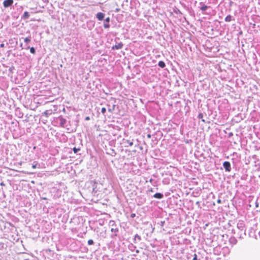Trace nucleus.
Instances as JSON below:
<instances>
[{"instance_id": "1", "label": "nucleus", "mask_w": 260, "mask_h": 260, "mask_svg": "<svg viewBox=\"0 0 260 260\" xmlns=\"http://www.w3.org/2000/svg\"><path fill=\"white\" fill-rule=\"evenodd\" d=\"M13 3V0H5L3 5L5 8H8L11 6Z\"/></svg>"}, {"instance_id": "2", "label": "nucleus", "mask_w": 260, "mask_h": 260, "mask_svg": "<svg viewBox=\"0 0 260 260\" xmlns=\"http://www.w3.org/2000/svg\"><path fill=\"white\" fill-rule=\"evenodd\" d=\"M123 46V44L121 42L115 45L112 47V50H118L121 49Z\"/></svg>"}, {"instance_id": "3", "label": "nucleus", "mask_w": 260, "mask_h": 260, "mask_svg": "<svg viewBox=\"0 0 260 260\" xmlns=\"http://www.w3.org/2000/svg\"><path fill=\"white\" fill-rule=\"evenodd\" d=\"M223 166L225 170L227 171H230L231 170V164L229 161H225L223 162Z\"/></svg>"}, {"instance_id": "4", "label": "nucleus", "mask_w": 260, "mask_h": 260, "mask_svg": "<svg viewBox=\"0 0 260 260\" xmlns=\"http://www.w3.org/2000/svg\"><path fill=\"white\" fill-rule=\"evenodd\" d=\"M96 16L99 20L102 21L104 18L105 14L102 12H99L96 14Z\"/></svg>"}, {"instance_id": "5", "label": "nucleus", "mask_w": 260, "mask_h": 260, "mask_svg": "<svg viewBox=\"0 0 260 260\" xmlns=\"http://www.w3.org/2000/svg\"><path fill=\"white\" fill-rule=\"evenodd\" d=\"M53 113H54V112L52 109H48L46 110L44 112V115L46 117H48L49 116L52 115Z\"/></svg>"}, {"instance_id": "6", "label": "nucleus", "mask_w": 260, "mask_h": 260, "mask_svg": "<svg viewBox=\"0 0 260 260\" xmlns=\"http://www.w3.org/2000/svg\"><path fill=\"white\" fill-rule=\"evenodd\" d=\"M105 21L106 23H105L104 24V28H109L110 27V24L109 23V22L110 21V18L109 17L106 18Z\"/></svg>"}, {"instance_id": "7", "label": "nucleus", "mask_w": 260, "mask_h": 260, "mask_svg": "<svg viewBox=\"0 0 260 260\" xmlns=\"http://www.w3.org/2000/svg\"><path fill=\"white\" fill-rule=\"evenodd\" d=\"M154 197L156 199H160L162 198L163 194L160 193H156L154 194Z\"/></svg>"}, {"instance_id": "8", "label": "nucleus", "mask_w": 260, "mask_h": 260, "mask_svg": "<svg viewBox=\"0 0 260 260\" xmlns=\"http://www.w3.org/2000/svg\"><path fill=\"white\" fill-rule=\"evenodd\" d=\"M158 66L161 68H164L166 67V64L163 61H159L158 62Z\"/></svg>"}, {"instance_id": "9", "label": "nucleus", "mask_w": 260, "mask_h": 260, "mask_svg": "<svg viewBox=\"0 0 260 260\" xmlns=\"http://www.w3.org/2000/svg\"><path fill=\"white\" fill-rule=\"evenodd\" d=\"M231 20L232 16L230 15H228L225 18V21L226 22H230Z\"/></svg>"}, {"instance_id": "10", "label": "nucleus", "mask_w": 260, "mask_h": 260, "mask_svg": "<svg viewBox=\"0 0 260 260\" xmlns=\"http://www.w3.org/2000/svg\"><path fill=\"white\" fill-rule=\"evenodd\" d=\"M29 17V14L27 12H25L23 14V17L25 19H27Z\"/></svg>"}, {"instance_id": "11", "label": "nucleus", "mask_w": 260, "mask_h": 260, "mask_svg": "<svg viewBox=\"0 0 260 260\" xmlns=\"http://www.w3.org/2000/svg\"><path fill=\"white\" fill-rule=\"evenodd\" d=\"M24 40L25 43H28L30 42V37L25 38Z\"/></svg>"}, {"instance_id": "12", "label": "nucleus", "mask_w": 260, "mask_h": 260, "mask_svg": "<svg viewBox=\"0 0 260 260\" xmlns=\"http://www.w3.org/2000/svg\"><path fill=\"white\" fill-rule=\"evenodd\" d=\"M208 7L205 5H203L201 7V10L203 11H205L207 9Z\"/></svg>"}, {"instance_id": "13", "label": "nucleus", "mask_w": 260, "mask_h": 260, "mask_svg": "<svg viewBox=\"0 0 260 260\" xmlns=\"http://www.w3.org/2000/svg\"><path fill=\"white\" fill-rule=\"evenodd\" d=\"M126 142L128 144V146H132L133 145V142L130 140H126Z\"/></svg>"}, {"instance_id": "14", "label": "nucleus", "mask_w": 260, "mask_h": 260, "mask_svg": "<svg viewBox=\"0 0 260 260\" xmlns=\"http://www.w3.org/2000/svg\"><path fill=\"white\" fill-rule=\"evenodd\" d=\"M30 52L32 53V54H35V52H36V50H35V49L34 48V47H31L30 48Z\"/></svg>"}, {"instance_id": "15", "label": "nucleus", "mask_w": 260, "mask_h": 260, "mask_svg": "<svg viewBox=\"0 0 260 260\" xmlns=\"http://www.w3.org/2000/svg\"><path fill=\"white\" fill-rule=\"evenodd\" d=\"M88 244L89 245L93 244V241L92 239H89L88 240Z\"/></svg>"}, {"instance_id": "16", "label": "nucleus", "mask_w": 260, "mask_h": 260, "mask_svg": "<svg viewBox=\"0 0 260 260\" xmlns=\"http://www.w3.org/2000/svg\"><path fill=\"white\" fill-rule=\"evenodd\" d=\"M80 150V148H76V147H74L73 148V151L75 153H77V152Z\"/></svg>"}, {"instance_id": "17", "label": "nucleus", "mask_w": 260, "mask_h": 260, "mask_svg": "<svg viewBox=\"0 0 260 260\" xmlns=\"http://www.w3.org/2000/svg\"><path fill=\"white\" fill-rule=\"evenodd\" d=\"M106 111V109L104 107L102 108L101 109V112L103 114H105Z\"/></svg>"}, {"instance_id": "18", "label": "nucleus", "mask_w": 260, "mask_h": 260, "mask_svg": "<svg viewBox=\"0 0 260 260\" xmlns=\"http://www.w3.org/2000/svg\"><path fill=\"white\" fill-rule=\"evenodd\" d=\"M203 117V114L202 113H200L199 115H198V118H200V119H202Z\"/></svg>"}, {"instance_id": "19", "label": "nucleus", "mask_w": 260, "mask_h": 260, "mask_svg": "<svg viewBox=\"0 0 260 260\" xmlns=\"http://www.w3.org/2000/svg\"><path fill=\"white\" fill-rule=\"evenodd\" d=\"M192 260H197V254L195 253L194 254Z\"/></svg>"}, {"instance_id": "20", "label": "nucleus", "mask_w": 260, "mask_h": 260, "mask_svg": "<svg viewBox=\"0 0 260 260\" xmlns=\"http://www.w3.org/2000/svg\"><path fill=\"white\" fill-rule=\"evenodd\" d=\"M135 216H136V214L135 213H132L131 214V218H134Z\"/></svg>"}, {"instance_id": "21", "label": "nucleus", "mask_w": 260, "mask_h": 260, "mask_svg": "<svg viewBox=\"0 0 260 260\" xmlns=\"http://www.w3.org/2000/svg\"><path fill=\"white\" fill-rule=\"evenodd\" d=\"M114 107H115V105H113V109H108V111L112 112V111L114 110Z\"/></svg>"}, {"instance_id": "22", "label": "nucleus", "mask_w": 260, "mask_h": 260, "mask_svg": "<svg viewBox=\"0 0 260 260\" xmlns=\"http://www.w3.org/2000/svg\"><path fill=\"white\" fill-rule=\"evenodd\" d=\"M32 168L33 169H36V168H37V164L33 165L32 166Z\"/></svg>"}, {"instance_id": "23", "label": "nucleus", "mask_w": 260, "mask_h": 260, "mask_svg": "<svg viewBox=\"0 0 260 260\" xmlns=\"http://www.w3.org/2000/svg\"><path fill=\"white\" fill-rule=\"evenodd\" d=\"M85 120H90V117L89 116H87L85 117Z\"/></svg>"}, {"instance_id": "24", "label": "nucleus", "mask_w": 260, "mask_h": 260, "mask_svg": "<svg viewBox=\"0 0 260 260\" xmlns=\"http://www.w3.org/2000/svg\"><path fill=\"white\" fill-rule=\"evenodd\" d=\"M4 46H5V45H4V44H1L0 45V47H1V48H3V47H4Z\"/></svg>"}, {"instance_id": "25", "label": "nucleus", "mask_w": 260, "mask_h": 260, "mask_svg": "<svg viewBox=\"0 0 260 260\" xmlns=\"http://www.w3.org/2000/svg\"><path fill=\"white\" fill-rule=\"evenodd\" d=\"M217 202L218 203H221V200L219 199V200H217Z\"/></svg>"}, {"instance_id": "26", "label": "nucleus", "mask_w": 260, "mask_h": 260, "mask_svg": "<svg viewBox=\"0 0 260 260\" xmlns=\"http://www.w3.org/2000/svg\"><path fill=\"white\" fill-rule=\"evenodd\" d=\"M148 137L149 138H150V135H148Z\"/></svg>"}, {"instance_id": "27", "label": "nucleus", "mask_w": 260, "mask_h": 260, "mask_svg": "<svg viewBox=\"0 0 260 260\" xmlns=\"http://www.w3.org/2000/svg\"><path fill=\"white\" fill-rule=\"evenodd\" d=\"M202 121L205 122V120L202 119Z\"/></svg>"}]
</instances>
